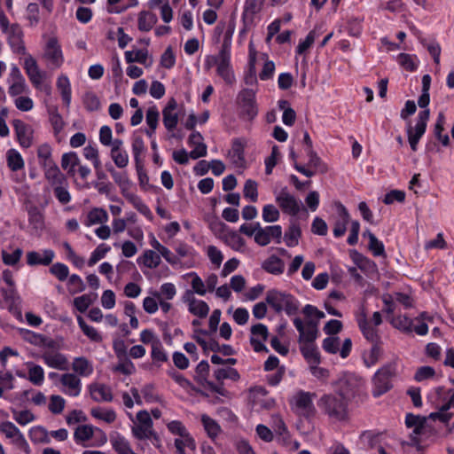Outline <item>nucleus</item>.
<instances>
[{
  "label": "nucleus",
  "mask_w": 454,
  "mask_h": 454,
  "mask_svg": "<svg viewBox=\"0 0 454 454\" xmlns=\"http://www.w3.org/2000/svg\"><path fill=\"white\" fill-rule=\"evenodd\" d=\"M113 449L118 454H129L132 451L129 442L122 435L118 434L115 439L112 441Z\"/></svg>",
  "instance_id": "nucleus-63"
},
{
  "label": "nucleus",
  "mask_w": 454,
  "mask_h": 454,
  "mask_svg": "<svg viewBox=\"0 0 454 454\" xmlns=\"http://www.w3.org/2000/svg\"><path fill=\"white\" fill-rule=\"evenodd\" d=\"M97 297L96 294H86L74 299V306L81 312L84 313L89 307L94 302Z\"/></svg>",
  "instance_id": "nucleus-54"
},
{
  "label": "nucleus",
  "mask_w": 454,
  "mask_h": 454,
  "mask_svg": "<svg viewBox=\"0 0 454 454\" xmlns=\"http://www.w3.org/2000/svg\"><path fill=\"white\" fill-rule=\"evenodd\" d=\"M429 116V109L421 110L418 114L414 126L411 124V121L406 122L408 142L411 151L413 152L418 151L419 143L427 131Z\"/></svg>",
  "instance_id": "nucleus-8"
},
{
  "label": "nucleus",
  "mask_w": 454,
  "mask_h": 454,
  "mask_svg": "<svg viewBox=\"0 0 454 454\" xmlns=\"http://www.w3.org/2000/svg\"><path fill=\"white\" fill-rule=\"evenodd\" d=\"M157 22V17L154 13L147 11H142L138 14L137 27L140 31L148 32Z\"/></svg>",
  "instance_id": "nucleus-40"
},
{
  "label": "nucleus",
  "mask_w": 454,
  "mask_h": 454,
  "mask_svg": "<svg viewBox=\"0 0 454 454\" xmlns=\"http://www.w3.org/2000/svg\"><path fill=\"white\" fill-rule=\"evenodd\" d=\"M117 356L119 358V363L114 366L113 372H120L124 375H131L135 373L136 367L134 364L131 362L130 359H129L126 356V351L125 349H122L121 351L115 348Z\"/></svg>",
  "instance_id": "nucleus-27"
},
{
  "label": "nucleus",
  "mask_w": 454,
  "mask_h": 454,
  "mask_svg": "<svg viewBox=\"0 0 454 454\" xmlns=\"http://www.w3.org/2000/svg\"><path fill=\"white\" fill-rule=\"evenodd\" d=\"M275 432L277 434L278 441L284 446H289L291 444V434L287 429L285 422L279 419L276 423Z\"/></svg>",
  "instance_id": "nucleus-55"
},
{
  "label": "nucleus",
  "mask_w": 454,
  "mask_h": 454,
  "mask_svg": "<svg viewBox=\"0 0 454 454\" xmlns=\"http://www.w3.org/2000/svg\"><path fill=\"white\" fill-rule=\"evenodd\" d=\"M236 104L238 116L244 121L253 122L258 114L259 106L256 100V91L253 89H242L237 96Z\"/></svg>",
  "instance_id": "nucleus-4"
},
{
  "label": "nucleus",
  "mask_w": 454,
  "mask_h": 454,
  "mask_svg": "<svg viewBox=\"0 0 454 454\" xmlns=\"http://www.w3.org/2000/svg\"><path fill=\"white\" fill-rule=\"evenodd\" d=\"M146 219L152 220L153 215L149 207L136 193L129 194L126 199Z\"/></svg>",
  "instance_id": "nucleus-42"
},
{
  "label": "nucleus",
  "mask_w": 454,
  "mask_h": 454,
  "mask_svg": "<svg viewBox=\"0 0 454 454\" xmlns=\"http://www.w3.org/2000/svg\"><path fill=\"white\" fill-rule=\"evenodd\" d=\"M335 206L338 219L334 222L333 233L334 238L339 239L343 237L347 231V225L350 222V214L341 202H336Z\"/></svg>",
  "instance_id": "nucleus-16"
},
{
  "label": "nucleus",
  "mask_w": 454,
  "mask_h": 454,
  "mask_svg": "<svg viewBox=\"0 0 454 454\" xmlns=\"http://www.w3.org/2000/svg\"><path fill=\"white\" fill-rule=\"evenodd\" d=\"M300 351L304 359L309 364H318L321 362L320 353L314 343H304L301 345Z\"/></svg>",
  "instance_id": "nucleus-34"
},
{
  "label": "nucleus",
  "mask_w": 454,
  "mask_h": 454,
  "mask_svg": "<svg viewBox=\"0 0 454 454\" xmlns=\"http://www.w3.org/2000/svg\"><path fill=\"white\" fill-rule=\"evenodd\" d=\"M445 117L443 114L440 113L436 118V121L434 127V137L443 145H450V137L448 134H442L444 130Z\"/></svg>",
  "instance_id": "nucleus-39"
},
{
  "label": "nucleus",
  "mask_w": 454,
  "mask_h": 454,
  "mask_svg": "<svg viewBox=\"0 0 454 454\" xmlns=\"http://www.w3.org/2000/svg\"><path fill=\"white\" fill-rule=\"evenodd\" d=\"M316 397L315 393L298 390L290 401L293 411L299 417L304 418L306 420L312 419L317 413L313 399Z\"/></svg>",
  "instance_id": "nucleus-7"
},
{
  "label": "nucleus",
  "mask_w": 454,
  "mask_h": 454,
  "mask_svg": "<svg viewBox=\"0 0 454 454\" xmlns=\"http://www.w3.org/2000/svg\"><path fill=\"white\" fill-rule=\"evenodd\" d=\"M317 321L309 320L306 326L300 333L299 341L304 343H314L317 338Z\"/></svg>",
  "instance_id": "nucleus-36"
},
{
  "label": "nucleus",
  "mask_w": 454,
  "mask_h": 454,
  "mask_svg": "<svg viewBox=\"0 0 454 454\" xmlns=\"http://www.w3.org/2000/svg\"><path fill=\"white\" fill-rule=\"evenodd\" d=\"M266 303L277 313L285 311L289 317L297 314L299 310V301L291 294L270 289L267 292L265 297Z\"/></svg>",
  "instance_id": "nucleus-2"
},
{
  "label": "nucleus",
  "mask_w": 454,
  "mask_h": 454,
  "mask_svg": "<svg viewBox=\"0 0 454 454\" xmlns=\"http://www.w3.org/2000/svg\"><path fill=\"white\" fill-rule=\"evenodd\" d=\"M89 388L90 396L95 402H111L113 400L111 387L105 384H91Z\"/></svg>",
  "instance_id": "nucleus-26"
},
{
  "label": "nucleus",
  "mask_w": 454,
  "mask_h": 454,
  "mask_svg": "<svg viewBox=\"0 0 454 454\" xmlns=\"http://www.w3.org/2000/svg\"><path fill=\"white\" fill-rule=\"evenodd\" d=\"M24 69L33 86L35 89H39L43 82V74L39 70L36 60L33 57L29 56L25 59Z\"/></svg>",
  "instance_id": "nucleus-22"
},
{
  "label": "nucleus",
  "mask_w": 454,
  "mask_h": 454,
  "mask_svg": "<svg viewBox=\"0 0 454 454\" xmlns=\"http://www.w3.org/2000/svg\"><path fill=\"white\" fill-rule=\"evenodd\" d=\"M356 323L364 338L372 345L382 344L381 336L377 327L372 326L367 319L366 314L362 312L356 317Z\"/></svg>",
  "instance_id": "nucleus-12"
},
{
  "label": "nucleus",
  "mask_w": 454,
  "mask_h": 454,
  "mask_svg": "<svg viewBox=\"0 0 454 454\" xmlns=\"http://www.w3.org/2000/svg\"><path fill=\"white\" fill-rule=\"evenodd\" d=\"M392 376L393 372L390 365H385L375 372L373 383L377 392H374V396L385 394L391 388L390 380Z\"/></svg>",
  "instance_id": "nucleus-14"
},
{
  "label": "nucleus",
  "mask_w": 454,
  "mask_h": 454,
  "mask_svg": "<svg viewBox=\"0 0 454 454\" xmlns=\"http://www.w3.org/2000/svg\"><path fill=\"white\" fill-rule=\"evenodd\" d=\"M82 103L89 112L98 111L100 107V101L93 91H86L82 97Z\"/></svg>",
  "instance_id": "nucleus-58"
},
{
  "label": "nucleus",
  "mask_w": 454,
  "mask_h": 454,
  "mask_svg": "<svg viewBox=\"0 0 454 454\" xmlns=\"http://www.w3.org/2000/svg\"><path fill=\"white\" fill-rule=\"evenodd\" d=\"M397 60L400 66L409 72L417 71L419 64V60L418 57L414 54L408 53H399L397 56Z\"/></svg>",
  "instance_id": "nucleus-45"
},
{
  "label": "nucleus",
  "mask_w": 454,
  "mask_h": 454,
  "mask_svg": "<svg viewBox=\"0 0 454 454\" xmlns=\"http://www.w3.org/2000/svg\"><path fill=\"white\" fill-rule=\"evenodd\" d=\"M81 160L74 152L64 153L61 159V166L67 170V174L74 176L76 174V167L80 164Z\"/></svg>",
  "instance_id": "nucleus-37"
},
{
  "label": "nucleus",
  "mask_w": 454,
  "mask_h": 454,
  "mask_svg": "<svg viewBox=\"0 0 454 454\" xmlns=\"http://www.w3.org/2000/svg\"><path fill=\"white\" fill-rule=\"evenodd\" d=\"M49 272L54 277H56L61 282L67 280V278L69 276V269L63 262L53 263L50 267Z\"/></svg>",
  "instance_id": "nucleus-62"
},
{
  "label": "nucleus",
  "mask_w": 454,
  "mask_h": 454,
  "mask_svg": "<svg viewBox=\"0 0 454 454\" xmlns=\"http://www.w3.org/2000/svg\"><path fill=\"white\" fill-rule=\"evenodd\" d=\"M110 250L111 247L106 244L103 243L98 245L90 254V257L88 261V265L90 267L95 265L98 261L103 259Z\"/></svg>",
  "instance_id": "nucleus-60"
},
{
  "label": "nucleus",
  "mask_w": 454,
  "mask_h": 454,
  "mask_svg": "<svg viewBox=\"0 0 454 454\" xmlns=\"http://www.w3.org/2000/svg\"><path fill=\"white\" fill-rule=\"evenodd\" d=\"M55 256V252L52 249H43L42 254L36 251H30L27 253V263L29 266H49L53 262Z\"/></svg>",
  "instance_id": "nucleus-20"
},
{
  "label": "nucleus",
  "mask_w": 454,
  "mask_h": 454,
  "mask_svg": "<svg viewBox=\"0 0 454 454\" xmlns=\"http://www.w3.org/2000/svg\"><path fill=\"white\" fill-rule=\"evenodd\" d=\"M336 393L348 403L365 395L364 379L353 372L344 373L336 382Z\"/></svg>",
  "instance_id": "nucleus-1"
},
{
  "label": "nucleus",
  "mask_w": 454,
  "mask_h": 454,
  "mask_svg": "<svg viewBox=\"0 0 454 454\" xmlns=\"http://www.w3.org/2000/svg\"><path fill=\"white\" fill-rule=\"evenodd\" d=\"M231 160L238 168H244L245 160V143L241 138H234L231 143V150L229 153Z\"/></svg>",
  "instance_id": "nucleus-23"
},
{
  "label": "nucleus",
  "mask_w": 454,
  "mask_h": 454,
  "mask_svg": "<svg viewBox=\"0 0 454 454\" xmlns=\"http://www.w3.org/2000/svg\"><path fill=\"white\" fill-rule=\"evenodd\" d=\"M301 236V230L298 223H292L285 232V242L289 247H294L298 245L299 239Z\"/></svg>",
  "instance_id": "nucleus-43"
},
{
  "label": "nucleus",
  "mask_w": 454,
  "mask_h": 454,
  "mask_svg": "<svg viewBox=\"0 0 454 454\" xmlns=\"http://www.w3.org/2000/svg\"><path fill=\"white\" fill-rule=\"evenodd\" d=\"M42 360L50 368L59 370H66L67 368V359L59 352H45L42 356Z\"/></svg>",
  "instance_id": "nucleus-25"
},
{
  "label": "nucleus",
  "mask_w": 454,
  "mask_h": 454,
  "mask_svg": "<svg viewBox=\"0 0 454 454\" xmlns=\"http://www.w3.org/2000/svg\"><path fill=\"white\" fill-rule=\"evenodd\" d=\"M131 147L135 164L138 165L142 162L141 156L146 149L142 136L136 133L133 134Z\"/></svg>",
  "instance_id": "nucleus-49"
},
{
  "label": "nucleus",
  "mask_w": 454,
  "mask_h": 454,
  "mask_svg": "<svg viewBox=\"0 0 454 454\" xmlns=\"http://www.w3.org/2000/svg\"><path fill=\"white\" fill-rule=\"evenodd\" d=\"M177 107V103L175 98H170L168 102L167 103V106L162 110V121L165 129L169 131L173 132L178 123V114L175 112Z\"/></svg>",
  "instance_id": "nucleus-19"
},
{
  "label": "nucleus",
  "mask_w": 454,
  "mask_h": 454,
  "mask_svg": "<svg viewBox=\"0 0 454 454\" xmlns=\"http://www.w3.org/2000/svg\"><path fill=\"white\" fill-rule=\"evenodd\" d=\"M262 268L267 273L278 276L284 272L285 262L277 255L272 254L263 261L262 263Z\"/></svg>",
  "instance_id": "nucleus-31"
},
{
  "label": "nucleus",
  "mask_w": 454,
  "mask_h": 454,
  "mask_svg": "<svg viewBox=\"0 0 454 454\" xmlns=\"http://www.w3.org/2000/svg\"><path fill=\"white\" fill-rule=\"evenodd\" d=\"M51 186L53 187V193L56 199L62 205H66L71 201V195L67 190V178L64 176V179L59 181V183H54L53 180H48Z\"/></svg>",
  "instance_id": "nucleus-30"
},
{
  "label": "nucleus",
  "mask_w": 454,
  "mask_h": 454,
  "mask_svg": "<svg viewBox=\"0 0 454 454\" xmlns=\"http://www.w3.org/2000/svg\"><path fill=\"white\" fill-rule=\"evenodd\" d=\"M56 85L60 93L64 106L69 108L72 99V88L69 78L66 74L59 75L57 79Z\"/></svg>",
  "instance_id": "nucleus-28"
},
{
  "label": "nucleus",
  "mask_w": 454,
  "mask_h": 454,
  "mask_svg": "<svg viewBox=\"0 0 454 454\" xmlns=\"http://www.w3.org/2000/svg\"><path fill=\"white\" fill-rule=\"evenodd\" d=\"M167 427L172 434L178 435L181 438H185L188 449L192 450L196 449V442L194 438L181 421L172 420L167 425Z\"/></svg>",
  "instance_id": "nucleus-21"
},
{
  "label": "nucleus",
  "mask_w": 454,
  "mask_h": 454,
  "mask_svg": "<svg viewBox=\"0 0 454 454\" xmlns=\"http://www.w3.org/2000/svg\"><path fill=\"white\" fill-rule=\"evenodd\" d=\"M37 158L47 180L59 183V181L64 179V175L52 158V148L49 144L45 143L38 146Z\"/></svg>",
  "instance_id": "nucleus-6"
},
{
  "label": "nucleus",
  "mask_w": 454,
  "mask_h": 454,
  "mask_svg": "<svg viewBox=\"0 0 454 454\" xmlns=\"http://www.w3.org/2000/svg\"><path fill=\"white\" fill-rule=\"evenodd\" d=\"M405 425L408 428L413 429L411 434L412 442L414 444H419L420 442V439L419 436L426 429V419L419 415L408 413L405 417Z\"/></svg>",
  "instance_id": "nucleus-18"
},
{
  "label": "nucleus",
  "mask_w": 454,
  "mask_h": 454,
  "mask_svg": "<svg viewBox=\"0 0 454 454\" xmlns=\"http://www.w3.org/2000/svg\"><path fill=\"white\" fill-rule=\"evenodd\" d=\"M20 334L25 341L35 346L42 345L45 340V337L43 334L36 333L28 329H20Z\"/></svg>",
  "instance_id": "nucleus-57"
},
{
  "label": "nucleus",
  "mask_w": 454,
  "mask_h": 454,
  "mask_svg": "<svg viewBox=\"0 0 454 454\" xmlns=\"http://www.w3.org/2000/svg\"><path fill=\"white\" fill-rule=\"evenodd\" d=\"M12 127L17 140L22 148H29L33 145L34 129L31 125L20 119L12 121Z\"/></svg>",
  "instance_id": "nucleus-13"
},
{
  "label": "nucleus",
  "mask_w": 454,
  "mask_h": 454,
  "mask_svg": "<svg viewBox=\"0 0 454 454\" xmlns=\"http://www.w3.org/2000/svg\"><path fill=\"white\" fill-rule=\"evenodd\" d=\"M72 369L82 377H89L94 371L91 362L84 356L75 357L72 363Z\"/></svg>",
  "instance_id": "nucleus-33"
},
{
  "label": "nucleus",
  "mask_w": 454,
  "mask_h": 454,
  "mask_svg": "<svg viewBox=\"0 0 454 454\" xmlns=\"http://www.w3.org/2000/svg\"><path fill=\"white\" fill-rule=\"evenodd\" d=\"M389 323L394 328L403 333L410 334L413 332V319L406 314L393 317Z\"/></svg>",
  "instance_id": "nucleus-32"
},
{
  "label": "nucleus",
  "mask_w": 454,
  "mask_h": 454,
  "mask_svg": "<svg viewBox=\"0 0 454 454\" xmlns=\"http://www.w3.org/2000/svg\"><path fill=\"white\" fill-rule=\"evenodd\" d=\"M262 217L265 223H274L279 219L280 213L274 205L267 204L262 207Z\"/></svg>",
  "instance_id": "nucleus-64"
},
{
  "label": "nucleus",
  "mask_w": 454,
  "mask_h": 454,
  "mask_svg": "<svg viewBox=\"0 0 454 454\" xmlns=\"http://www.w3.org/2000/svg\"><path fill=\"white\" fill-rule=\"evenodd\" d=\"M28 223L36 232L42 231L44 227V216L40 209L34 206L28 211Z\"/></svg>",
  "instance_id": "nucleus-41"
},
{
  "label": "nucleus",
  "mask_w": 454,
  "mask_h": 454,
  "mask_svg": "<svg viewBox=\"0 0 454 454\" xmlns=\"http://www.w3.org/2000/svg\"><path fill=\"white\" fill-rule=\"evenodd\" d=\"M132 434L137 440L157 438V433L153 431V427H147V426H137L133 427Z\"/></svg>",
  "instance_id": "nucleus-59"
},
{
  "label": "nucleus",
  "mask_w": 454,
  "mask_h": 454,
  "mask_svg": "<svg viewBox=\"0 0 454 454\" xmlns=\"http://www.w3.org/2000/svg\"><path fill=\"white\" fill-rule=\"evenodd\" d=\"M6 161L8 168L13 171H19L23 169L25 167V162L22 158V155L16 149H9L6 153Z\"/></svg>",
  "instance_id": "nucleus-38"
},
{
  "label": "nucleus",
  "mask_w": 454,
  "mask_h": 454,
  "mask_svg": "<svg viewBox=\"0 0 454 454\" xmlns=\"http://www.w3.org/2000/svg\"><path fill=\"white\" fill-rule=\"evenodd\" d=\"M427 399L440 410L438 412L431 413L430 417L439 418L442 422H447L450 419V415L445 411L450 407H454V390H448L445 387L439 386L428 394Z\"/></svg>",
  "instance_id": "nucleus-5"
},
{
  "label": "nucleus",
  "mask_w": 454,
  "mask_h": 454,
  "mask_svg": "<svg viewBox=\"0 0 454 454\" xmlns=\"http://www.w3.org/2000/svg\"><path fill=\"white\" fill-rule=\"evenodd\" d=\"M160 257L153 250H146L144 254L137 259V262L141 265L154 269L157 268L160 263Z\"/></svg>",
  "instance_id": "nucleus-47"
},
{
  "label": "nucleus",
  "mask_w": 454,
  "mask_h": 454,
  "mask_svg": "<svg viewBox=\"0 0 454 454\" xmlns=\"http://www.w3.org/2000/svg\"><path fill=\"white\" fill-rule=\"evenodd\" d=\"M7 41L13 53L19 55L26 54V47L23 41V31L21 27L17 24H12L7 33Z\"/></svg>",
  "instance_id": "nucleus-15"
},
{
  "label": "nucleus",
  "mask_w": 454,
  "mask_h": 454,
  "mask_svg": "<svg viewBox=\"0 0 454 454\" xmlns=\"http://www.w3.org/2000/svg\"><path fill=\"white\" fill-rule=\"evenodd\" d=\"M112 177L116 184L120 187L121 192L125 199H127L129 194L134 193L129 191L131 187V182L129 179L126 172H119L116 170L114 173H113Z\"/></svg>",
  "instance_id": "nucleus-44"
},
{
  "label": "nucleus",
  "mask_w": 454,
  "mask_h": 454,
  "mask_svg": "<svg viewBox=\"0 0 454 454\" xmlns=\"http://www.w3.org/2000/svg\"><path fill=\"white\" fill-rule=\"evenodd\" d=\"M77 323L84 335H86L91 341L98 343L102 341L101 334L91 325L86 324L82 316L77 317Z\"/></svg>",
  "instance_id": "nucleus-50"
},
{
  "label": "nucleus",
  "mask_w": 454,
  "mask_h": 454,
  "mask_svg": "<svg viewBox=\"0 0 454 454\" xmlns=\"http://www.w3.org/2000/svg\"><path fill=\"white\" fill-rule=\"evenodd\" d=\"M383 353L382 344L372 345L367 355L363 356V361L367 368L374 366Z\"/></svg>",
  "instance_id": "nucleus-51"
},
{
  "label": "nucleus",
  "mask_w": 454,
  "mask_h": 454,
  "mask_svg": "<svg viewBox=\"0 0 454 454\" xmlns=\"http://www.w3.org/2000/svg\"><path fill=\"white\" fill-rule=\"evenodd\" d=\"M151 357L154 364L165 363L168 361V355L162 346V343L157 339L152 343Z\"/></svg>",
  "instance_id": "nucleus-53"
},
{
  "label": "nucleus",
  "mask_w": 454,
  "mask_h": 454,
  "mask_svg": "<svg viewBox=\"0 0 454 454\" xmlns=\"http://www.w3.org/2000/svg\"><path fill=\"white\" fill-rule=\"evenodd\" d=\"M43 59L48 67L52 69L59 68L64 63V55L60 44L56 37H51L43 49Z\"/></svg>",
  "instance_id": "nucleus-9"
},
{
  "label": "nucleus",
  "mask_w": 454,
  "mask_h": 454,
  "mask_svg": "<svg viewBox=\"0 0 454 454\" xmlns=\"http://www.w3.org/2000/svg\"><path fill=\"white\" fill-rule=\"evenodd\" d=\"M108 221L107 212L101 207H93L87 214L86 219L83 223L86 226H91L98 223H105Z\"/></svg>",
  "instance_id": "nucleus-35"
},
{
  "label": "nucleus",
  "mask_w": 454,
  "mask_h": 454,
  "mask_svg": "<svg viewBox=\"0 0 454 454\" xmlns=\"http://www.w3.org/2000/svg\"><path fill=\"white\" fill-rule=\"evenodd\" d=\"M28 380L35 386H42L44 381V370L41 365L31 364L28 366Z\"/></svg>",
  "instance_id": "nucleus-52"
},
{
  "label": "nucleus",
  "mask_w": 454,
  "mask_h": 454,
  "mask_svg": "<svg viewBox=\"0 0 454 454\" xmlns=\"http://www.w3.org/2000/svg\"><path fill=\"white\" fill-rule=\"evenodd\" d=\"M216 73L227 84H231L235 80L231 65V50L225 44H223L220 49V61L216 67Z\"/></svg>",
  "instance_id": "nucleus-11"
},
{
  "label": "nucleus",
  "mask_w": 454,
  "mask_h": 454,
  "mask_svg": "<svg viewBox=\"0 0 454 454\" xmlns=\"http://www.w3.org/2000/svg\"><path fill=\"white\" fill-rule=\"evenodd\" d=\"M306 153L309 157L308 168H314L315 170H319L322 173L326 171L325 165L314 150H306Z\"/></svg>",
  "instance_id": "nucleus-61"
},
{
  "label": "nucleus",
  "mask_w": 454,
  "mask_h": 454,
  "mask_svg": "<svg viewBox=\"0 0 454 454\" xmlns=\"http://www.w3.org/2000/svg\"><path fill=\"white\" fill-rule=\"evenodd\" d=\"M214 376L219 382L223 381L225 379H230L233 381H237L240 378L239 372L231 367L218 368L217 370L215 371Z\"/></svg>",
  "instance_id": "nucleus-56"
},
{
  "label": "nucleus",
  "mask_w": 454,
  "mask_h": 454,
  "mask_svg": "<svg viewBox=\"0 0 454 454\" xmlns=\"http://www.w3.org/2000/svg\"><path fill=\"white\" fill-rule=\"evenodd\" d=\"M364 19L359 17H348L346 20L345 30L352 37H359L363 32Z\"/></svg>",
  "instance_id": "nucleus-46"
},
{
  "label": "nucleus",
  "mask_w": 454,
  "mask_h": 454,
  "mask_svg": "<svg viewBox=\"0 0 454 454\" xmlns=\"http://www.w3.org/2000/svg\"><path fill=\"white\" fill-rule=\"evenodd\" d=\"M200 422L208 438H210L212 442H215L222 433V428L218 422L207 414H202L200 416Z\"/></svg>",
  "instance_id": "nucleus-29"
},
{
  "label": "nucleus",
  "mask_w": 454,
  "mask_h": 454,
  "mask_svg": "<svg viewBox=\"0 0 454 454\" xmlns=\"http://www.w3.org/2000/svg\"><path fill=\"white\" fill-rule=\"evenodd\" d=\"M28 437L34 443H50L51 439L47 430L40 426L33 427L28 431Z\"/></svg>",
  "instance_id": "nucleus-48"
},
{
  "label": "nucleus",
  "mask_w": 454,
  "mask_h": 454,
  "mask_svg": "<svg viewBox=\"0 0 454 454\" xmlns=\"http://www.w3.org/2000/svg\"><path fill=\"white\" fill-rule=\"evenodd\" d=\"M276 202L285 214L292 216L297 215L301 209L306 211L302 203L289 193L287 187L280 190L279 193L276 196Z\"/></svg>",
  "instance_id": "nucleus-10"
},
{
  "label": "nucleus",
  "mask_w": 454,
  "mask_h": 454,
  "mask_svg": "<svg viewBox=\"0 0 454 454\" xmlns=\"http://www.w3.org/2000/svg\"><path fill=\"white\" fill-rule=\"evenodd\" d=\"M94 431H97L103 435L102 443H105L106 442L105 433L101 429L94 427L91 425L78 426L74 433V440L77 444H81L83 442L90 440L93 436Z\"/></svg>",
  "instance_id": "nucleus-24"
},
{
  "label": "nucleus",
  "mask_w": 454,
  "mask_h": 454,
  "mask_svg": "<svg viewBox=\"0 0 454 454\" xmlns=\"http://www.w3.org/2000/svg\"><path fill=\"white\" fill-rule=\"evenodd\" d=\"M348 402L335 394H325L317 402L318 407L330 419L343 421L348 418Z\"/></svg>",
  "instance_id": "nucleus-3"
},
{
  "label": "nucleus",
  "mask_w": 454,
  "mask_h": 454,
  "mask_svg": "<svg viewBox=\"0 0 454 454\" xmlns=\"http://www.w3.org/2000/svg\"><path fill=\"white\" fill-rule=\"evenodd\" d=\"M59 381L63 387L61 391L72 397H76L82 391V381L74 373H65L59 377Z\"/></svg>",
  "instance_id": "nucleus-17"
}]
</instances>
